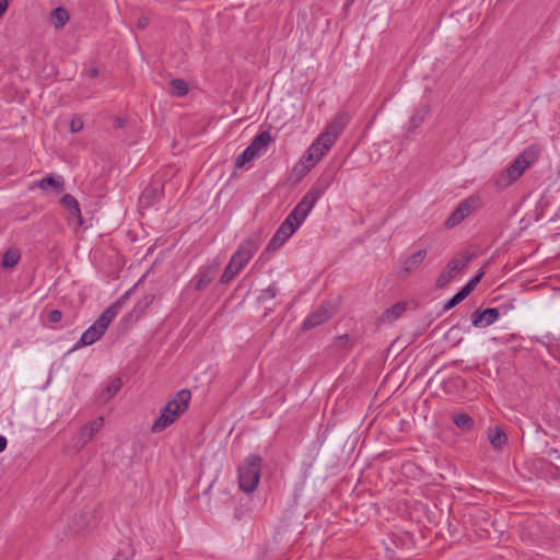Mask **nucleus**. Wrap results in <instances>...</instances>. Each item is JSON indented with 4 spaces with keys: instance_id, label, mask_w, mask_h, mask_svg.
<instances>
[{
    "instance_id": "14",
    "label": "nucleus",
    "mask_w": 560,
    "mask_h": 560,
    "mask_svg": "<svg viewBox=\"0 0 560 560\" xmlns=\"http://www.w3.org/2000/svg\"><path fill=\"white\" fill-rule=\"evenodd\" d=\"M332 147L330 142L322 140V136L319 135L317 139L311 144L304 159L310 162L312 165L317 163Z\"/></svg>"
},
{
    "instance_id": "16",
    "label": "nucleus",
    "mask_w": 560,
    "mask_h": 560,
    "mask_svg": "<svg viewBox=\"0 0 560 560\" xmlns=\"http://www.w3.org/2000/svg\"><path fill=\"white\" fill-rule=\"evenodd\" d=\"M105 334L95 323H93L81 336L73 349L90 346L96 342Z\"/></svg>"
},
{
    "instance_id": "29",
    "label": "nucleus",
    "mask_w": 560,
    "mask_h": 560,
    "mask_svg": "<svg viewBox=\"0 0 560 560\" xmlns=\"http://www.w3.org/2000/svg\"><path fill=\"white\" fill-rule=\"evenodd\" d=\"M278 288L273 284L269 285L266 289H262L257 298L258 302L266 303L270 300H273L278 294Z\"/></svg>"
},
{
    "instance_id": "15",
    "label": "nucleus",
    "mask_w": 560,
    "mask_h": 560,
    "mask_svg": "<svg viewBox=\"0 0 560 560\" xmlns=\"http://www.w3.org/2000/svg\"><path fill=\"white\" fill-rule=\"evenodd\" d=\"M60 205L68 211L69 221H75V223L80 226L83 225V219L81 214V209L78 200L74 196L70 194H65L60 200Z\"/></svg>"
},
{
    "instance_id": "2",
    "label": "nucleus",
    "mask_w": 560,
    "mask_h": 560,
    "mask_svg": "<svg viewBox=\"0 0 560 560\" xmlns=\"http://www.w3.org/2000/svg\"><path fill=\"white\" fill-rule=\"evenodd\" d=\"M190 400V390L180 389L179 392H177L171 399H168L166 405L161 409L159 417L154 420V422L151 425V431L153 433L163 432L188 409Z\"/></svg>"
},
{
    "instance_id": "8",
    "label": "nucleus",
    "mask_w": 560,
    "mask_h": 560,
    "mask_svg": "<svg viewBox=\"0 0 560 560\" xmlns=\"http://www.w3.org/2000/svg\"><path fill=\"white\" fill-rule=\"evenodd\" d=\"M481 205L480 197L477 195L469 196L462 200L457 208L450 214L445 221L447 229H453L460 224L466 218L475 212Z\"/></svg>"
},
{
    "instance_id": "9",
    "label": "nucleus",
    "mask_w": 560,
    "mask_h": 560,
    "mask_svg": "<svg viewBox=\"0 0 560 560\" xmlns=\"http://www.w3.org/2000/svg\"><path fill=\"white\" fill-rule=\"evenodd\" d=\"M260 246V242L257 237L249 236L245 238L236 252L231 257V262L237 267L240 270L248 264V261L254 257Z\"/></svg>"
},
{
    "instance_id": "17",
    "label": "nucleus",
    "mask_w": 560,
    "mask_h": 560,
    "mask_svg": "<svg viewBox=\"0 0 560 560\" xmlns=\"http://www.w3.org/2000/svg\"><path fill=\"white\" fill-rule=\"evenodd\" d=\"M37 186L42 190H45V191L51 190L55 194H60L65 190V179L60 175H57V176L48 175V176L43 177L38 182Z\"/></svg>"
},
{
    "instance_id": "31",
    "label": "nucleus",
    "mask_w": 560,
    "mask_h": 560,
    "mask_svg": "<svg viewBox=\"0 0 560 560\" xmlns=\"http://www.w3.org/2000/svg\"><path fill=\"white\" fill-rule=\"evenodd\" d=\"M154 301V295L153 294H148V295H144L140 301H138V303L136 304L135 306V311L136 312H140V313H143L145 312V310L153 303Z\"/></svg>"
},
{
    "instance_id": "13",
    "label": "nucleus",
    "mask_w": 560,
    "mask_h": 560,
    "mask_svg": "<svg viewBox=\"0 0 560 560\" xmlns=\"http://www.w3.org/2000/svg\"><path fill=\"white\" fill-rule=\"evenodd\" d=\"M331 317V311L328 305H320L314 312H312L302 323V327L304 330L313 329L320 324L325 323L328 318Z\"/></svg>"
},
{
    "instance_id": "44",
    "label": "nucleus",
    "mask_w": 560,
    "mask_h": 560,
    "mask_svg": "<svg viewBox=\"0 0 560 560\" xmlns=\"http://www.w3.org/2000/svg\"><path fill=\"white\" fill-rule=\"evenodd\" d=\"M132 289L127 291L118 301L120 302V306L122 305V303L129 298L130 293H131Z\"/></svg>"
},
{
    "instance_id": "12",
    "label": "nucleus",
    "mask_w": 560,
    "mask_h": 560,
    "mask_svg": "<svg viewBox=\"0 0 560 560\" xmlns=\"http://www.w3.org/2000/svg\"><path fill=\"white\" fill-rule=\"evenodd\" d=\"M348 121L346 114H340L334 118V120L326 127V130L320 133L322 140L335 144L339 135L343 131Z\"/></svg>"
},
{
    "instance_id": "40",
    "label": "nucleus",
    "mask_w": 560,
    "mask_h": 560,
    "mask_svg": "<svg viewBox=\"0 0 560 560\" xmlns=\"http://www.w3.org/2000/svg\"><path fill=\"white\" fill-rule=\"evenodd\" d=\"M9 5L8 0H0V18L4 14Z\"/></svg>"
},
{
    "instance_id": "41",
    "label": "nucleus",
    "mask_w": 560,
    "mask_h": 560,
    "mask_svg": "<svg viewBox=\"0 0 560 560\" xmlns=\"http://www.w3.org/2000/svg\"><path fill=\"white\" fill-rule=\"evenodd\" d=\"M348 341H349V336H348V335L339 336V337L336 339V343H337V345H340V346L346 345Z\"/></svg>"
},
{
    "instance_id": "36",
    "label": "nucleus",
    "mask_w": 560,
    "mask_h": 560,
    "mask_svg": "<svg viewBox=\"0 0 560 560\" xmlns=\"http://www.w3.org/2000/svg\"><path fill=\"white\" fill-rule=\"evenodd\" d=\"M83 126H84L83 120L80 117H74L70 121V131L72 133H77L83 129Z\"/></svg>"
},
{
    "instance_id": "37",
    "label": "nucleus",
    "mask_w": 560,
    "mask_h": 560,
    "mask_svg": "<svg viewBox=\"0 0 560 560\" xmlns=\"http://www.w3.org/2000/svg\"><path fill=\"white\" fill-rule=\"evenodd\" d=\"M47 317L50 323L56 324L61 320L62 313L59 310H51V311H49Z\"/></svg>"
},
{
    "instance_id": "4",
    "label": "nucleus",
    "mask_w": 560,
    "mask_h": 560,
    "mask_svg": "<svg viewBox=\"0 0 560 560\" xmlns=\"http://www.w3.org/2000/svg\"><path fill=\"white\" fill-rule=\"evenodd\" d=\"M320 196V188L312 187L289 213L288 218L300 226L315 207Z\"/></svg>"
},
{
    "instance_id": "7",
    "label": "nucleus",
    "mask_w": 560,
    "mask_h": 560,
    "mask_svg": "<svg viewBox=\"0 0 560 560\" xmlns=\"http://www.w3.org/2000/svg\"><path fill=\"white\" fill-rule=\"evenodd\" d=\"M272 140L271 133L268 130L259 132L252 140L249 145L237 156L235 167L242 168L247 162L256 159L262 149H265Z\"/></svg>"
},
{
    "instance_id": "46",
    "label": "nucleus",
    "mask_w": 560,
    "mask_h": 560,
    "mask_svg": "<svg viewBox=\"0 0 560 560\" xmlns=\"http://www.w3.org/2000/svg\"><path fill=\"white\" fill-rule=\"evenodd\" d=\"M354 0H347V3L350 4L352 3Z\"/></svg>"
},
{
    "instance_id": "6",
    "label": "nucleus",
    "mask_w": 560,
    "mask_h": 560,
    "mask_svg": "<svg viewBox=\"0 0 560 560\" xmlns=\"http://www.w3.org/2000/svg\"><path fill=\"white\" fill-rule=\"evenodd\" d=\"M220 262L218 260H213L211 262L200 266L197 269V272L189 280L187 289H191L198 292L205 291L217 277Z\"/></svg>"
},
{
    "instance_id": "33",
    "label": "nucleus",
    "mask_w": 560,
    "mask_h": 560,
    "mask_svg": "<svg viewBox=\"0 0 560 560\" xmlns=\"http://www.w3.org/2000/svg\"><path fill=\"white\" fill-rule=\"evenodd\" d=\"M156 189L154 187H147L143 192L141 194V202H144L145 205H151L155 198Z\"/></svg>"
},
{
    "instance_id": "21",
    "label": "nucleus",
    "mask_w": 560,
    "mask_h": 560,
    "mask_svg": "<svg viewBox=\"0 0 560 560\" xmlns=\"http://www.w3.org/2000/svg\"><path fill=\"white\" fill-rule=\"evenodd\" d=\"M430 112V106L428 103H421L419 107H417L410 117L409 120V130H415L418 128L425 119Z\"/></svg>"
},
{
    "instance_id": "28",
    "label": "nucleus",
    "mask_w": 560,
    "mask_h": 560,
    "mask_svg": "<svg viewBox=\"0 0 560 560\" xmlns=\"http://www.w3.org/2000/svg\"><path fill=\"white\" fill-rule=\"evenodd\" d=\"M240 271L241 270L237 267H235L230 260L220 277V282L222 284L230 283Z\"/></svg>"
},
{
    "instance_id": "3",
    "label": "nucleus",
    "mask_w": 560,
    "mask_h": 560,
    "mask_svg": "<svg viewBox=\"0 0 560 560\" xmlns=\"http://www.w3.org/2000/svg\"><path fill=\"white\" fill-rule=\"evenodd\" d=\"M262 459L258 455L245 457L243 464L238 467V486L246 493L256 490L261 474Z\"/></svg>"
},
{
    "instance_id": "34",
    "label": "nucleus",
    "mask_w": 560,
    "mask_h": 560,
    "mask_svg": "<svg viewBox=\"0 0 560 560\" xmlns=\"http://www.w3.org/2000/svg\"><path fill=\"white\" fill-rule=\"evenodd\" d=\"M285 243L284 240L280 238V236L273 234L269 243L267 244L266 250L271 253L280 248Z\"/></svg>"
},
{
    "instance_id": "32",
    "label": "nucleus",
    "mask_w": 560,
    "mask_h": 560,
    "mask_svg": "<svg viewBox=\"0 0 560 560\" xmlns=\"http://www.w3.org/2000/svg\"><path fill=\"white\" fill-rule=\"evenodd\" d=\"M406 306L404 303H397L386 311V316L389 319H396L402 314Z\"/></svg>"
},
{
    "instance_id": "11",
    "label": "nucleus",
    "mask_w": 560,
    "mask_h": 560,
    "mask_svg": "<svg viewBox=\"0 0 560 560\" xmlns=\"http://www.w3.org/2000/svg\"><path fill=\"white\" fill-rule=\"evenodd\" d=\"M500 317L499 310L489 307L483 311L476 310L471 313V324L477 328H486L497 322Z\"/></svg>"
},
{
    "instance_id": "20",
    "label": "nucleus",
    "mask_w": 560,
    "mask_h": 560,
    "mask_svg": "<svg viewBox=\"0 0 560 560\" xmlns=\"http://www.w3.org/2000/svg\"><path fill=\"white\" fill-rule=\"evenodd\" d=\"M425 257H427V249L417 250L416 253L411 254L402 261V269L406 272H411V271L416 270L423 262Z\"/></svg>"
},
{
    "instance_id": "23",
    "label": "nucleus",
    "mask_w": 560,
    "mask_h": 560,
    "mask_svg": "<svg viewBox=\"0 0 560 560\" xmlns=\"http://www.w3.org/2000/svg\"><path fill=\"white\" fill-rule=\"evenodd\" d=\"M298 229L299 225L287 217L275 234L287 242Z\"/></svg>"
},
{
    "instance_id": "24",
    "label": "nucleus",
    "mask_w": 560,
    "mask_h": 560,
    "mask_svg": "<svg viewBox=\"0 0 560 560\" xmlns=\"http://www.w3.org/2000/svg\"><path fill=\"white\" fill-rule=\"evenodd\" d=\"M452 419L455 425L463 431L468 432L475 427V421L468 413H454Z\"/></svg>"
},
{
    "instance_id": "19",
    "label": "nucleus",
    "mask_w": 560,
    "mask_h": 560,
    "mask_svg": "<svg viewBox=\"0 0 560 560\" xmlns=\"http://www.w3.org/2000/svg\"><path fill=\"white\" fill-rule=\"evenodd\" d=\"M487 438L494 450H501L508 443L506 434L499 427L489 428Z\"/></svg>"
},
{
    "instance_id": "18",
    "label": "nucleus",
    "mask_w": 560,
    "mask_h": 560,
    "mask_svg": "<svg viewBox=\"0 0 560 560\" xmlns=\"http://www.w3.org/2000/svg\"><path fill=\"white\" fill-rule=\"evenodd\" d=\"M120 311V302L116 301L112 305H109L94 322L103 331H106L109 324L113 319L118 315Z\"/></svg>"
},
{
    "instance_id": "27",
    "label": "nucleus",
    "mask_w": 560,
    "mask_h": 560,
    "mask_svg": "<svg viewBox=\"0 0 560 560\" xmlns=\"http://www.w3.org/2000/svg\"><path fill=\"white\" fill-rule=\"evenodd\" d=\"M171 93L175 96H185L188 92L187 83L182 79H173L170 82Z\"/></svg>"
},
{
    "instance_id": "35",
    "label": "nucleus",
    "mask_w": 560,
    "mask_h": 560,
    "mask_svg": "<svg viewBox=\"0 0 560 560\" xmlns=\"http://www.w3.org/2000/svg\"><path fill=\"white\" fill-rule=\"evenodd\" d=\"M482 272L478 273L477 276H475L474 278H471L465 287L462 288V290L467 294L469 295L470 292L476 288V285L479 283L481 277H482Z\"/></svg>"
},
{
    "instance_id": "22",
    "label": "nucleus",
    "mask_w": 560,
    "mask_h": 560,
    "mask_svg": "<svg viewBox=\"0 0 560 560\" xmlns=\"http://www.w3.org/2000/svg\"><path fill=\"white\" fill-rule=\"evenodd\" d=\"M68 21L69 13L65 8L58 7L51 11L50 23L56 30L62 28L68 23Z\"/></svg>"
},
{
    "instance_id": "42",
    "label": "nucleus",
    "mask_w": 560,
    "mask_h": 560,
    "mask_svg": "<svg viewBox=\"0 0 560 560\" xmlns=\"http://www.w3.org/2000/svg\"><path fill=\"white\" fill-rule=\"evenodd\" d=\"M8 445L7 438L3 435H0V453H2Z\"/></svg>"
},
{
    "instance_id": "45",
    "label": "nucleus",
    "mask_w": 560,
    "mask_h": 560,
    "mask_svg": "<svg viewBox=\"0 0 560 560\" xmlns=\"http://www.w3.org/2000/svg\"><path fill=\"white\" fill-rule=\"evenodd\" d=\"M556 217H557L558 219H560V206H559V209H558V211H557V213H556Z\"/></svg>"
},
{
    "instance_id": "43",
    "label": "nucleus",
    "mask_w": 560,
    "mask_h": 560,
    "mask_svg": "<svg viewBox=\"0 0 560 560\" xmlns=\"http://www.w3.org/2000/svg\"><path fill=\"white\" fill-rule=\"evenodd\" d=\"M549 454L552 455L556 460L560 462V451L552 448Z\"/></svg>"
},
{
    "instance_id": "1",
    "label": "nucleus",
    "mask_w": 560,
    "mask_h": 560,
    "mask_svg": "<svg viewBox=\"0 0 560 560\" xmlns=\"http://www.w3.org/2000/svg\"><path fill=\"white\" fill-rule=\"evenodd\" d=\"M540 148L532 144L524 149L512 163L494 178V186L498 189H505L514 184L524 172L539 158Z\"/></svg>"
},
{
    "instance_id": "30",
    "label": "nucleus",
    "mask_w": 560,
    "mask_h": 560,
    "mask_svg": "<svg viewBox=\"0 0 560 560\" xmlns=\"http://www.w3.org/2000/svg\"><path fill=\"white\" fill-rule=\"evenodd\" d=\"M468 295L460 289L456 294H454L443 306L444 311H450L464 301Z\"/></svg>"
},
{
    "instance_id": "26",
    "label": "nucleus",
    "mask_w": 560,
    "mask_h": 560,
    "mask_svg": "<svg viewBox=\"0 0 560 560\" xmlns=\"http://www.w3.org/2000/svg\"><path fill=\"white\" fill-rule=\"evenodd\" d=\"M122 381L119 377H116L109 382V384L105 387L102 398L103 399H109L114 397L121 388Z\"/></svg>"
},
{
    "instance_id": "5",
    "label": "nucleus",
    "mask_w": 560,
    "mask_h": 560,
    "mask_svg": "<svg viewBox=\"0 0 560 560\" xmlns=\"http://www.w3.org/2000/svg\"><path fill=\"white\" fill-rule=\"evenodd\" d=\"M104 427V418L97 417L85 424L71 439V448L79 453Z\"/></svg>"
},
{
    "instance_id": "25",
    "label": "nucleus",
    "mask_w": 560,
    "mask_h": 560,
    "mask_svg": "<svg viewBox=\"0 0 560 560\" xmlns=\"http://www.w3.org/2000/svg\"><path fill=\"white\" fill-rule=\"evenodd\" d=\"M20 258L21 255L18 249H8L3 255L1 265L4 268H12L18 265Z\"/></svg>"
},
{
    "instance_id": "38",
    "label": "nucleus",
    "mask_w": 560,
    "mask_h": 560,
    "mask_svg": "<svg viewBox=\"0 0 560 560\" xmlns=\"http://www.w3.org/2000/svg\"><path fill=\"white\" fill-rule=\"evenodd\" d=\"M150 23V20L148 16H140L137 21V26L140 28V30H144Z\"/></svg>"
},
{
    "instance_id": "10",
    "label": "nucleus",
    "mask_w": 560,
    "mask_h": 560,
    "mask_svg": "<svg viewBox=\"0 0 560 560\" xmlns=\"http://www.w3.org/2000/svg\"><path fill=\"white\" fill-rule=\"evenodd\" d=\"M470 259L471 256L467 254H460L458 257L451 259L445 269L438 277L436 287H446L462 270L466 268Z\"/></svg>"
},
{
    "instance_id": "39",
    "label": "nucleus",
    "mask_w": 560,
    "mask_h": 560,
    "mask_svg": "<svg viewBox=\"0 0 560 560\" xmlns=\"http://www.w3.org/2000/svg\"><path fill=\"white\" fill-rule=\"evenodd\" d=\"M98 74V70L97 68H90L85 71V75L90 79H94L96 78Z\"/></svg>"
}]
</instances>
